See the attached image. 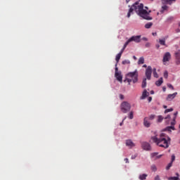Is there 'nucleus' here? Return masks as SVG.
<instances>
[{
    "label": "nucleus",
    "mask_w": 180,
    "mask_h": 180,
    "mask_svg": "<svg viewBox=\"0 0 180 180\" xmlns=\"http://www.w3.org/2000/svg\"><path fill=\"white\" fill-rule=\"evenodd\" d=\"M143 68H147V65H143Z\"/></svg>",
    "instance_id": "obj_52"
},
{
    "label": "nucleus",
    "mask_w": 180,
    "mask_h": 180,
    "mask_svg": "<svg viewBox=\"0 0 180 180\" xmlns=\"http://www.w3.org/2000/svg\"><path fill=\"white\" fill-rule=\"evenodd\" d=\"M153 77L155 78H158V73H157V69L153 68Z\"/></svg>",
    "instance_id": "obj_24"
},
{
    "label": "nucleus",
    "mask_w": 180,
    "mask_h": 180,
    "mask_svg": "<svg viewBox=\"0 0 180 180\" xmlns=\"http://www.w3.org/2000/svg\"><path fill=\"white\" fill-rule=\"evenodd\" d=\"M143 40H147V38H143Z\"/></svg>",
    "instance_id": "obj_60"
},
{
    "label": "nucleus",
    "mask_w": 180,
    "mask_h": 180,
    "mask_svg": "<svg viewBox=\"0 0 180 180\" xmlns=\"http://www.w3.org/2000/svg\"><path fill=\"white\" fill-rule=\"evenodd\" d=\"M152 133L153 135L150 137V141L163 148H168V147H169V143H171V138H169V136H167V134L164 133H162L158 137L157 131H153Z\"/></svg>",
    "instance_id": "obj_2"
},
{
    "label": "nucleus",
    "mask_w": 180,
    "mask_h": 180,
    "mask_svg": "<svg viewBox=\"0 0 180 180\" xmlns=\"http://www.w3.org/2000/svg\"><path fill=\"white\" fill-rule=\"evenodd\" d=\"M147 86V78H144L142 82V88Z\"/></svg>",
    "instance_id": "obj_20"
},
{
    "label": "nucleus",
    "mask_w": 180,
    "mask_h": 180,
    "mask_svg": "<svg viewBox=\"0 0 180 180\" xmlns=\"http://www.w3.org/2000/svg\"><path fill=\"white\" fill-rule=\"evenodd\" d=\"M148 95H150V93H148L146 89H145L143 90L142 96H141L140 99H146V98H147Z\"/></svg>",
    "instance_id": "obj_16"
},
{
    "label": "nucleus",
    "mask_w": 180,
    "mask_h": 180,
    "mask_svg": "<svg viewBox=\"0 0 180 180\" xmlns=\"http://www.w3.org/2000/svg\"><path fill=\"white\" fill-rule=\"evenodd\" d=\"M167 39H168V36H166L162 39H159V44H160V46H167V44H165Z\"/></svg>",
    "instance_id": "obj_15"
},
{
    "label": "nucleus",
    "mask_w": 180,
    "mask_h": 180,
    "mask_svg": "<svg viewBox=\"0 0 180 180\" xmlns=\"http://www.w3.org/2000/svg\"><path fill=\"white\" fill-rule=\"evenodd\" d=\"M169 180H178L179 179V177L178 176H171L168 178Z\"/></svg>",
    "instance_id": "obj_32"
},
{
    "label": "nucleus",
    "mask_w": 180,
    "mask_h": 180,
    "mask_svg": "<svg viewBox=\"0 0 180 180\" xmlns=\"http://www.w3.org/2000/svg\"><path fill=\"white\" fill-rule=\"evenodd\" d=\"M123 51H124V49H122V50L120 51V53H121V55H122L123 54Z\"/></svg>",
    "instance_id": "obj_46"
},
{
    "label": "nucleus",
    "mask_w": 180,
    "mask_h": 180,
    "mask_svg": "<svg viewBox=\"0 0 180 180\" xmlns=\"http://www.w3.org/2000/svg\"><path fill=\"white\" fill-rule=\"evenodd\" d=\"M162 82H164L163 79H162V77H160L159 79V80L156 81L155 82V85L157 86H161V85L162 84Z\"/></svg>",
    "instance_id": "obj_18"
},
{
    "label": "nucleus",
    "mask_w": 180,
    "mask_h": 180,
    "mask_svg": "<svg viewBox=\"0 0 180 180\" xmlns=\"http://www.w3.org/2000/svg\"><path fill=\"white\" fill-rule=\"evenodd\" d=\"M120 99H124V96H123V94H120Z\"/></svg>",
    "instance_id": "obj_43"
},
{
    "label": "nucleus",
    "mask_w": 180,
    "mask_h": 180,
    "mask_svg": "<svg viewBox=\"0 0 180 180\" xmlns=\"http://www.w3.org/2000/svg\"><path fill=\"white\" fill-rule=\"evenodd\" d=\"M178 26L179 27H180V22L178 23Z\"/></svg>",
    "instance_id": "obj_58"
},
{
    "label": "nucleus",
    "mask_w": 180,
    "mask_h": 180,
    "mask_svg": "<svg viewBox=\"0 0 180 180\" xmlns=\"http://www.w3.org/2000/svg\"><path fill=\"white\" fill-rule=\"evenodd\" d=\"M155 47H156V49H160V45L159 44H156Z\"/></svg>",
    "instance_id": "obj_51"
},
{
    "label": "nucleus",
    "mask_w": 180,
    "mask_h": 180,
    "mask_svg": "<svg viewBox=\"0 0 180 180\" xmlns=\"http://www.w3.org/2000/svg\"><path fill=\"white\" fill-rule=\"evenodd\" d=\"M134 117L133 111H131L129 114V118L130 120L133 119Z\"/></svg>",
    "instance_id": "obj_31"
},
{
    "label": "nucleus",
    "mask_w": 180,
    "mask_h": 180,
    "mask_svg": "<svg viewBox=\"0 0 180 180\" xmlns=\"http://www.w3.org/2000/svg\"><path fill=\"white\" fill-rule=\"evenodd\" d=\"M176 95H178V92H174L172 94H168L166 98V101H167L168 102H171V101H172L173 99H175V98L176 97Z\"/></svg>",
    "instance_id": "obj_12"
},
{
    "label": "nucleus",
    "mask_w": 180,
    "mask_h": 180,
    "mask_svg": "<svg viewBox=\"0 0 180 180\" xmlns=\"http://www.w3.org/2000/svg\"><path fill=\"white\" fill-rule=\"evenodd\" d=\"M171 60V53L169 52H166L163 56L162 62L164 65H167V63Z\"/></svg>",
    "instance_id": "obj_8"
},
{
    "label": "nucleus",
    "mask_w": 180,
    "mask_h": 180,
    "mask_svg": "<svg viewBox=\"0 0 180 180\" xmlns=\"http://www.w3.org/2000/svg\"><path fill=\"white\" fill-rule=\"evenodd\" d=\"M164 109H167V105H163Z\"/></svg>",
    "instance_id": "obj_56"
},
{
    "label": "nucleus",
    "mask_w": 180,
    "mask_h": 180,
    "mask_svg": "<svg viewBox=\"0 0 180 180\" xmlns=\"http://www.w3.org/2000/svg\"><path fill=\"white\" fill-rule=\"evenodd\" d=\"M131 109V105L127 101H124L121 103L120 110L122 113H127V112H130Z\"/></svg>",
    "instance_id": "obj_5"
},
{
    "label": "nucleus",
    "mask_w": 180,
    "mask_h": 180,
    "mask_svg": "<svg viewBox=\"0 0 180 180\" xmlns=\"http://www.w3.org/2000/svg\"><path fill=\"white\" fill-rule=\"evenodd\" d=\"M129 43H130V42L129 41V40H127V41L125 42V44H124L122 49H124V50H125L126 48L127 47V46H129Z\"/></svg>",
    "instance_id": "obj_30"
},
{
    "label": "nucleus",
    "mask_w": 180,
    "mask_h": 180,
    "mask_svg": "<svg viewBox=\"0 0 180 180\" xmlns=\"http://www.w3.org/2000/svg\"><path fill=\"white\" fill-rule=\"evenodd\" d=\"M121 57H122V53L117 54L116 58H115V61L117 62V63H119Z\"/></svg>",
    "instance_id": "obj_22"
},
{
    "label": "nucleus",
    "mask_w": 180,
    "mask_h": 180,
    "mask_svg": "<svg viewBox=\"0 0 180 180\" xmlns=\"http://www.w3.org/2000/svg\"><path fill=\"white\" fill-rule=\"evenodd\" d=\"M150 155L151 158H155V157H156V160L161 158V157H162V155H158V153L157 152L151 153Z\"/></svg>",
    "instance_id": "obj_17"
},
{
    "label": "nucleus",
    "mask_w": 180,
    "mask_h": 180,
    "mask_svg": "<svg viewBox=\"0 0 180 180\" xmlns=\"http://www.w3.org/2000/svg\"><path fill=\"white\" fill-rule=\"evenodd\" d=\"M178 115V112H176L174 113V117L172 118V120H171V115H167L165 117V120H166L167 124H171L170 127H167L165 128L166 131H171L172 130H175V124L176 123V116Z\"/></svg>",
    "instance_id": "obj_3"
},
{
    "label": "nucleus",
    "mask_w": 180,
    "mask_h": 180,
    "mask_svg": "<svg viewBox=\"0 0 180 180\" xmlns=\"http://www.w3.org/2000/svg\"><path fill=\"white\" fill-rule=\"evenodd\" d=\"M154 179L155 180H161V179H160V176L159 175H156Z\"/></svg>",
    "instance_id": "obj_42"
},
{
    "label": "nucleus",
    "mask_w": 180,
    "mask_h": 180,
    "mask_svg": "<svg viewBox=\"0 0 180 180\" xmlns=\"http://www.w3.org/2000/svg\"><path fill=\"white\" fill-rule=\"evenodd\" d=\"M115 77L117 78V81L122 82L123 79V77L122 76V72H119V68H117V64L115 65Z\"/></svg>",
    "instance_id": "obj_6"
},
{
    "label": "nucleus",
    "mask_w": 180,
    "mask_h": 180,
    "mask_svg": "<svg viewBox=\"0 0 180 180\" xmlns=\"http://www.w3.org/2000/svg\"><path fill=\"white\" fill-rule=\"evenodd\" d=\"M164 78H168V71L165 70L164 72Z\"/></svg>",
    "instance_id": "obj_38"
},
{
    "label": "nucleus",
    "mask_w": 180,
    "mask_h": 180,
    "mask_svg": "<svg viewBox=\"0 0 180 180\" xmlns=\"http://www.w3.org/2000/svg\"><path fill=\"white\" fill-rule=\"evenodd\" d=\"M145 74L147 79H151V74H153V68H151V66H148V68L146 70Z\"/></svg>",
    "instance_id": "obj_9"
},
{
    "label": "nucleus",
    "mask_w": 180,
    "mask_h": 180,
    "mask_svg": "<svg viewBox=\"0 0 180 180\" xmlns=\"http://www.w3.org/2000/svg\"><path fill=\"white\" fill-rule=\"evenodd\" d=\"M151 170L153 171V172H155L157 171V166H155V165H153L151 166Z\"/></svg>",
    "instance_id": "obj_28"
},
{
    "label": "nucleus",
    "mask_w": 180,
    "mask_h": 180,
    "mask_svg": "<svg viewBox=\"0 0 180 180\" xmlns=\"http://www.w3.org/2000/svg\"><path fill=\"white\" fill-rule=\"evenodd\" d=\"M125 81L128 82L129 85H130V82L136 84V82L139 81V72L137 70H135L134 72H130L127 74Z\"/></svg>",
    "instance_id": "obj_4"
},
{
    "label": "nucleus",
    "mask_w": 180,
    "mask_h": 180,
    "mask_svg": "<svg viewBox=\"0 0 180 180\" xmlns=\"http://www.w3.org/2000/svg\"><path fill=\"white\" fill-rule=\"evenodd\" d=\"M138 64L140 65L141 64H144V58L143 57H141L139 58V60H138Z\"/></svg>",
    "instance_id": "obj_23"
},
{
    "label": "nucleus",
    "mask_w": 180,
    "mask_h": 180,
    "mask_svg": "<svg viewBox=\"0 0 180 180\" xmlns=\"http://www.w3.org/2000/svg\"><path fill=\"white\" fill-rule=\"evenodd\" d=\"M134 60H137V58L136 56H133Z\"/></svg>",
    "instance_id": "obj_54"
},
{
    "label": "nucleus",
    "mask_w": 180,
    "mask_h": 180,
    "mask_svg": "<svg viewBox=\"0 0 180 180\" xmlns=\"http://www.w3.org/2000/svg\"><path fill=\"white\" fill-rule=\"evenodd\" d=\"M129 43H130V42L129 41V40H127V41L125 42V44H124L122 49H124V50H125L126 48L127 47V46H129Z\"/></svg>",
    "instance_id": "obj_29"
},
{
    "label": "nucleus",
    "mask_w": 180,
    "mask_h": 180,
    "mask_svg": "<svg viewBox=\"0 0 180 180\" xmlns=\"http://www.w3.org/2000/svg\"><path fill=\"white\" fill-rule=\"evenodd\" d=\"M148 102H151V101H153V98L148 97Z\"/></svg>",
    "instance_id": "obj_45"
},
{
    "label": "nucleus",
    "mask_w": 180,
    "mask_h": 180,
    "mask_svg": "<svg viewBox=\"0 0 180 180\" xmlns=\"http://www.w3.org/2000/svg\"><path fill=\"white\" fill-rule=\"evenodd\" d=\"M141 148L145 150V151H151V145L148 142H142L141 143Z\"/></svg>",
    "instance_id": "obj_10"
},
{
    "label": "nucleus",
    "mask_w": 180,
    "mask_h": 180,
    "mask_svg": "<svg viewBox=\"0 0 180 180\" xmlns=\"http://www.w3.org/2000/svg\"><path fill=\"white\" fill-rule=\"evenodd\" d=\"M174 57H175V64L176 65H180V50H178L174 52Z\"/></svg>",
    "instance_id": "obj_11"
},
{
    "label": "nucleus",
    "mask_w": 180,
    "mask_h": 180,
    "mask_svg": "<svg viewBox=\"0 0 180 180\" xmlns=\"http://www.w3.org/2000/svg\"><path fill=\"white\" fill-rule=\"evenodd\" d=\"M130 2V0H126V3L128 4Z\"/></svg>",
    "instance_id": "obj_53"
},
{
    "label": "nucleus",
    "mask_w": 180,
    "mask_h": 180,
    "mask_svg": "<svg viewBox=\"0 0 180 180\" xmlns=\"http://www.w3.org/2000/svg\"><path fill=\"white\" fill-rule=\"evenodd\" d=\"M175 161V155H172V161H171V162L172 163V162H174Z\"/></svg>",
    "instance_id": "obj_39"
},
{
    "label": "nucleus",
    "mask_w": 180,
    "mask_h": 180,
    "mask_svg": "<svg viewBox=\"0 0 180 180\" xmlns=\"http://www.w3.org/2000/svg\"><path fill=\"white\" fill-rule=\"evenodd\" d=\"M129 10L127 13V18H130L133 15V12H136L139 16L143 18L146 20H153V17L150 16L151 11H148L144 9V4L139 3V1L135 2L131 6H129Z\"/></svg>",
    "instance_id": "obj_1"
},
{
    "label": "nucleus",
    "mask_w": 180,
    "mask_h": 180,
    "mask_svg": "<svg viewBox=\"0 0 180 180\" xmlns=\"http://www.w3.org/2000/svg\"><path fill=\"white\" fill-rule=\"evenodd\" d=\"M162 120H164V117L162 116V115H159V116L158 117V122L159 123H161V122H162Z\"/></svg>",
    "instance_id": "obj_26"
},
{
    "label": "nucleus",
    "mask_w": 180,
    "mask_h": 180,
    "mask_svg": "<svg viewBox=\"0 0 180 180\" xmlns=\"http://www.w3.org/2000/svg\"><path fill=\"white\" fill-rule=\"evenodd\" d=\"M173 110H174V108L166 109L165 110V113H169V112H172Z\"/></svg>",
    "instance_id": "obj_34"
},
{
    "label": "nucleus",
    "mask_w": 180,
    "mask_h": 180,
    "mask_svg": "<svg viewBox=\"0 0 180 180\" xmlns=\"http://www.w3.org/2000/svg\"><path fill=\"white\" fill-rule=\"evenodd\" d=\"M176 175L179 177V174L176 173Z\"/></svg>",
    "instance_id": "obj_57"
},
{
    "label": "nucleus",
    "mask_w": 180,
    "mask_h": 180,
    "mask_svg": "<svg viewBox=\"0 0 180 180\" xmlns=\"http://www.w3.org/2000/svg\"><path fill=\"white\" fill-rule=\"evenodd\" d=\"M174 17H169L167 19V22H171V20H173Z\"/></svg>",
    "instance_id": "obj_40"
},
{
    "label": "nucleus",
    "mask_w": 180,
    "mask_h": 180,
    "mask_svg": "<svg viewBox=\"0 0 180 180\" xmlns=\"http://www.w3.org/2000/svg\"><path fill=\"white\" fill-rule=\"evenodd\" d=\"M145 9H148V7H145Z\"/></svg>",
    "instance_id": "obj_59"
},
{
    "label": "nucleus",
    "mask_w": 180,
    "mask_h": 180,
    "mask_svg": "<svg viewBox=\"0 0 180 180\" xmlns=\"http://www.w3.org/2000/svg\"><path fill=\"white\" fill-rule=\"evenodd\" d=\"M126 146L127 147H129V148H133V147L136 146V144H134V143H133V141H131V139H128L126 141Z\"/></svg>",
    "instance_id": "obj_13"
},
{
    "label": "nucleus",
    "mask_w": 180,
    "mask_h": 180,
    "mask_svg": "<svg viewBox=\"0 0 180 180\" xmlns=\"http://www.w3.org/2000/svg\"><path fill=\"white\" fill-rule=\"evenodd\" d=\"M165 1V4H168L169 5H171L173 2H175L176 0H163Z\"/></svg>",
    "instance_id": "obj_25"
},
{
    "label": "nucleus",
    "mask_w": 180,
    "mask_h": 180,
    "mask_svg": "<svg viewBox=\"0 0 180 180\" xmlns=\"http://www.w3.org/2000/svg\"><path fill=\"white\" fill-rule=\"evenodd\" d=\"M162 10L161 11V13H163L164 11H167V9H168V6H163L162 7Z\"/></svg>",
    "instance_id": "obj_33"
},
{
    "label": "nucleus",
    "mask_w": 180,
    "mask_h": 180,
    "mask_svg": "<svg viewBox=\"0 0 180 180\" xmlns=\"http://www.w3.org/2000/svg\"><path fill=\"white\" fill-rule=\"evenodd\" d=\"M124 161L127 164H129V159L128 158H125Z\"/></svg>",
    "instance_id": "obj_48"
},
{
    "label": "nucleus",
    "mask_w": 180,
    "mask_h": 180,
    "mask_svg": "<svg viewBox=\"0 0 180 180\" xmlns=\"http://www.w3.org/2000/svg\"><path fill=\"white\" fill-rule=\"evenodd\" d=\"M171 167H172V162H169L167 166L166 167V169L168 170L169 169V168H171Z\"/></svg>",
    "instance_id": "obj_36"
},
{
    "label": "nucleus",
    "mask_w": 180,
    "mask_h": 180,
    "mask_svg": "<svg viewBox=\"0 0 180 180\" xmlns=\"http://www.w3.org/2000/svg\"><path fill=\"white\" fill-rule=\"evenodd\" d=\"M153 26V22H148L145 25L146 29H151V27Z\"/></svg>",
    "instance_id": "obj_21"
},
{
    "label": "nucleus",
    "mask_w": 180,
    "mask_h": 180,
    "mask_svg": "<svg viewBox=\"0 0 180 180\" xmlns=\"http://www.w3.org/2000/svg\"><path fill=\"white\" fill-rule=\"evenodd\" d=\"M124 120H126V117L124 118V120H122V122H120V126H123V122H124Z\"/></svg>",
    "instance_id": "obj_44"
},
{
    "label": "nucleus",
    "mask_w": 180,
    "mask_h": 180,
    "mask_svg": "<svg viewBox=\"0 0 180 180\" xmlns=\"http://www.w3.org/2000/svg\"><path fill=\"white\" fill-rule=\"evenodd\" d=\"M162 91H163V92H165V91H167V87L163 86L162 87Z\"/></svg>",
    "instance_id": "obj_47"
},
{
    "label": "nucleus",
    "mask_w": 180,
    "mask_h": 180,
    "mask_svg": "<svg viewBox=\"0 0 180 180\" xmlns=\"http://www.w3.org/2000/svg\"><path fill=\"white\" fill-rule=\"evenodd\" d=\"M143 126H145V127H150L151 126V122H150L148 117L143 119Z\"/></svg>",
    "instance_id": "obj_14"
},
{
    "label": "nucleus",
    "mask_w": 180,
    "mask_h": 180,
    "mask_svg": "<svg viewBox=\"0 0 180 180\" xmlns=\"http://www.w3.org/2000/svg\"><path fill=\"white\" fill-rule=\"evenodd\" d=\"M151 46V44H150V42H147L146 44V45H145V46L146 47V48H148V47H150Z\"/></svg>",
    "instance_id": "obj_41"
},
{
    "label": "nucleus",
    "mask_w": 180,
    "mask_h": 180,
    "mask_svg": "<svg viewBox=\"0 0 180 180\" xmlns=\"http://www.w3.org/2000/svg\"><path fill=\"white\" fill-rule=\"evenodd\" d=\"M136 157H137V155H132V156H131V159H132V160H134V158H136Z\"/></svg>",
    "instance_id": "obj_49"
},
{
    "label": "nucleus",
    "mask_w": 180,
    "mask_h": 180,
    "mask_svg": "<svg viewBox=\"0 0 180 180\" xmlns=\"http://www.w3.org/2000/svg\"><path fill=\"white\" fill-rule=\"evenodd\" d=\"M150 94L153 95V94H154V91H150Z\"/></svg>",
    "instance_id": "obj_55"
},
{
    "label": "nucleus",
    "mask_w": 180,
    "mask_h": 180,
    "mask_svg": "<svg viewBox=\"0 0 180 180\" xmlns=\"http://www.w3.org/2000/svg\"><path fill=\"white\" fill-rule=\"evenodd\" d=\"M180 32V30L179 29H176V33H179Z\"/></svg>",
    "instance_id": "obj_50"
},
{
    "label": "nucleus",
    "mask_w": 180,
    "mask_h": 180,
    "mask_svg": "<svg viewBox=\"0 0 180 180\" xmlns=\"http://www.w3.org/2000/svg\"><path fill=\"white\" fill-rule=\"evenodd\" d=\"M129 43L134 41L135 43H140L141 41V35L132 36L128 39Z\"/></svg>",
    "instance_id": "obj_7"
},
{
    "label": "nucleus",
    "mask_w": 180,
    "mask_h": 180,
    "mask_svg": "<svg viewBox=\"0 0 180 180\" xmlns=\"http://www.w3.org/2000/svg\"><path fill=\"white\" fill-rule=\"evenodd\" d=\"M155 118V115H150L149 116L148 120H154Z\"/></svg>",
    "instance_id": "obj_35"
},
{
    "label": "nucleus",
    "mask_w": 180,
    "mask_h": 180,
    "mask_svg": "<svg viewBox=\"0 0 180 180\" xmlns=\"http://www.w3.org/2000/svg\"><path fill=\"white\" fill-rule=\"evenodd\" d=\"M122 64H123V65H126L127 64H130V61L129 60H124L122 62Z\"/></svg>",
    "instance_id": "obj_27"
},
{
    "label": "nucleus",
    "mask_w": 180,
    "mask_h": 180,
    "mask_svg": "<svg viewBox=\"0 0 180 180\" xmlns=\"http://www.w3.org/2000/svg\"><path fill=\"white\" fill-rule=\"evenodd\" d=\"M150 1H154V0H150Z\"/></svg>",
    "instance_id": "obj_61"
},
{
    "label": "nucleus",
    "mask_w": 180,
    "mask_h": 180,
    "mask_svg": "<svg viewBox=\"0 0 180 180\" xmlns=\"http://www.w3.org/2000/svg\"><path fill=\"white\" fill-rule=\"evenodd\" d=\"M147 176H148V175H147L146 174H140L139 178L140 180H146V179H147Z\"/></svg>",
    "instance_id": "obj_19"
},
{
    "label": "nucleus",
    "mask_w": 180,
    "mask_h": 180,
    "mask_svg": "<svg viewBox=\"0 0 180 180\" xmlns=\"http://www.w3.org/2000/svg\"><path fill=\"white\" fill-rule=\"evenodd\" d=\"M167 86H168V88H169V89H172V91H174V86H172V84H167Z\"/></svg>",
    "instance_id": "obj_37"
}]
</instances>
